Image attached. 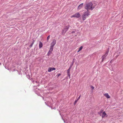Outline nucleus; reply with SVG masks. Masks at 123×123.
<instances>
[{
  "mask_svg": "<svg viewBox=\"0 0 123 123\" xmlns=\"http://www.w3.org/2000/svg\"><path fill=\"white\" fill-rule=\"evenodd\" d=\"M92 6V4L91 2H90L86 4L85 6V8L88 11L90 9H91Z\"/></svg>",
  "mask_w": 123,
  "mask_h": 123,
  "instance_id": "obj_1",
  "label": "nucleus"
},
{
  "mask_svg": "<svg viewBox=\"0 0 123 123\" xmlns=\"http://www.w3.org/2000/svg\"><path fill=\"white\" fill-rule=\"evenodd\" d=\"M100 115L102 116V117L103 118L105 116L106 117H107V115L105 111L103 112L102 111H101L100 112Z\"/></svg>",
  "mask_w": 123,
  "mask_h": 123,
  "instance_id": "obj_2",
  "label": "nucleus"
},
{
  "mask_svg": "<svg viewBox=\"0 0 123 123\" xmlns=\"http://www.w3.org/2000/svg\"><path fill=\"white\" fill-rule=\"evenodd\" d=\"M69 27L70 25H69L65 26L62 30V33H65L68 31Z\"/></svg>",
  "mask_w": 123,
  "mask_h": 123,
  "instance_id": "obj_3",
  "label": "nucleus"
},
{
  "mask_svg": "<svg viewBox=\"0 0 123 123\" xmlns=\"http://www.w3.org/2000/svg\"><path fill=\"white\" fill-rule=\"evenodd\" d=\"M80 15L79 13H75L73 15L71 16V18H79L80 16Z\"/></svg>",
  "mask_w": 123,
  "mask_h": 123,
  "instance_id": "obj_4",
  "label": "nucleus"
},
{
  "mask_svg": "<svg viewBox=\"0 0 123 123\" xmlns=\"http://www.w3.org/2000/svg\"><path fill=\"white\" fill-rule=\"evenodd\" d=\"M108 52L109 51H107L106 52V53L105 54V55L103 56L102 57V62H103L104 60L105 59L106 57L108 54Z\"/></svg>",
  "mask_w": 123,
  "mask_h": 123,
  "instance_id": "obj_5",
  "label": "nucleus"
},
{
  "mask_svg": "<svg viewBox=\"0 0 123 123\" xmlns=\"http://www.w3.org/2000/svg\"><path fill=\"white\" fill-rule=\"evenodd\" d=\"M88 15V13L87 12H85L82 15V18L83 20H85L86 16Z\"/></svg>",
  "mask_w": 123,
  "mask_h": 123,
  "instance_id": "obj_6",
  "label": "nucleus"
},
{
  "mask_svg": "<svg viewBox=\"0 0 123 123\" xmlns=\"http://www.w3.org/2000/svg\"><path fill=\"white\" fill-rule=\"evenodd\" d=\"M56 40H54L51 44V46L53 47L56 43Z\"/></svg>",
  "mask_w": 123,
  "mask_h": 123,
  "instance_id": "obj_7",
  "label": "nucleus"
},
{
  "mask_svg": "<svg viewBox=\"0 0 123 123\" xmlns=\"http://www.w3.org/2000/svg\"><path fill=\"white\" fill-rule=\"evenodd\" d=\"M56 69L54 68H49L48 69V71L49 72H51L52 71L55 70Z\"/></svg>",
  "mask_w": 123,
  "mask_h": 123,
  "instance_id": "obj_8",
  "label": "nucleus"
},
{
  "mask_svg": "<svg viewBox=\"0 0 123 123\" xmlns=\"http://www.w3.org/2000/svg\"><path fill=\"white\" fill-rule=\"evenodd\" d=\"M83 5V3L80 4L78 6V9L79 10L82 7Z\"/></svg>",
  "mask_w": 123,
  "mask_h": 123,
  "instance_id": "obj_9",
  "label": "nucleus"
},
{
  "mask_svg": "<svg viewBox=\"0 0 123 123\" xmlns=\"http://www.w3.org/2000/svg\"><path fill=\"white\" fill-rule=\"evenodd\" d=\"M43 44L41 42H39V48H42L43 47Z\"/></svg>",
  "mask_w": 123,
  "mask_h": 123,
  "instance_id": "obj_10",
  "label": "nucleus"
},
{
  "mask_svg": "<svg viewBox=\"0 0 123 123\" xmlns=\"http://www.w3.org/2000/svg\"><path fill=\"white\" fill-rule=\"evenodd\" d=\"M104 95L108 98H110V96L108 93H106Z\"/></svg>",
  "mask_w": 123,
  "mask_h": 123,
  "instance_id": "obj_11",
  "label": "nucleus"
},
{
  "mask_svg": "<svg viewBox=\"0 0 123 123\" xmlns=\"http://www.w3.org/2000/svg\"><path fill=\"white\" fill-rule=\"evenodd\" d=\"M83 48V47L82 46H81L80 47V48H79V50L77 52H79L80 51V50H81Z\"/></svg>",
  "mask_w": 123,
  "mask_h": 123,
  "instance_id": "obj_12",
  "label": "nucleus"
},
{
  "mask_svg": "<svg viewBox=\"0 0 123 123\" xmlns=\"http://www.w3.org/2000/svg\"><path fill=\"white\" fill-rule=\"evenodd\" d=\"M53 47L50 46V48L49 50L50 51H53Z\"/></svg>",
  "mask_w": 123,
  "mask_h": 123,
  "instance_id": "obj_13",
  "label": "nucleus"
},
{
  "mask_svg": "<svg viewBox=\"0 0 123 123\" xmlns=\"http://www.w3.org/2000/svg\"><path fill=\"white\" fill-rule=\"evenodd\" d=\"M34 42H35V40H33V42L31 44V45H30V47H32V45H33L34 44Z\"/></svg>",
  "mask_w": 123,
  "mask_h": 123,
  "instance_id": "obj_14",
  "label": "nucleus"
},
{
  "mask_svg": "<svg viewBox=\"0 0 123 123\" xmlns=\"http://www.w3.org/2000/svg\"><path fill=\"white\" fill-rule=\"evenodd\" d=\"M70 67L69 68V69L68 70L67 73H70Z\"/></svg>",
  "mask_w": 123,
  "mask_h": 123,
  "instance_id": "obj_15",
  "label": "nucleus"
},
{
  "mask_svg": "<svg viewBox=\"0 0 123 123\" xmlns=\"http://www.w3.org/2000/svg\"><path fill=\"white\" fill-rule=\"evenodd\" d=\"M50 38V35L48 36L47 38V40L48 41Z\"/></svg>",
  "mask_w": 123,
  "mask_h": 123,
  "instance_id": "obj_16",
  "label": "nucleus"
},
{
  "mask_svg": "<svg viewBox=\"0 0 123 123\" xmlns=\"http://www.w3.org/2000/svg\"><path fill=\"white\" fill-rule=\"evenodd\" d=\"M78 101V100H76L75 101L74 103V105H75L76 104V103Z\"/></svg>",
  "mask_w": 123,
  "mask_h": 123,
  "instance_id": "obj_17",
  "label": "nucleus"
},
{
  "mask_svg": "<svg viewBox=\"0 0 123 123\" xmlns=\"http://www.w3.org/2000/svg\"><path fill=\"white\" fill-rule=\"evenodd\" d=\"M68 75V76H69L70 78V73H67Z\"/></svg>",
  "mask_w": 123,
  "mask_h": 123,
  "instance_id": "obj_18",
  "label": "nucleus"
},
{
  "mask_svg": "<svg viewBox=\"0 0 123 123\" xmlns=\"http://www.w3.org/2000/svg\"><path fill=\"white\" fill-rule=\"evenodd\" d=\"M81 95H80V96L77 99V100H79L80 98Z\"/></svg>",
  "mask_w": 123,
  "mask_h": 123,
  "instance_id": "obj_19",
  "label": "nucleus"
},
{
  "mask_svg": "<svg viewBox=\"0 0 123 123\" xmlns=\"http://www.w3.org/2000/svg\"><path fill=\"white\" fill-rule=\"evenodd\" d=\"M50 54H51V53H49V52H48V54H47V55H48L49 56V55H50Z\"/></svg>",
  "mask_w": 123,
  "mask_h": 123,
  "instance_id": "obj_20",
  "label": "nucleus"
},
{
  "mask_svg": "<svg viewBox=\"0 0 123 123\" xmlns=\"http://www.w3.org/2000/svg\"><path fill=\"white\" fill-rule=\"evenodd\" d=\"M61 75V74H60L58 75V77Z\"/></svg>",
  "mask_w": 123,
  "mask_h": 123,
  "instance_id": "obj_21",
  "label": "nucleus"
},
{
  "mask_svg": "<svg viewBox=\"0 0 123 123\" xmlns=\"http://www.w3.org/2000/svg\"><path fill=\"white\" fill-rule=\"evenodd\" d=\"M74 59L73 60V62H72L73 63H74Z\"/></svg>",
  "mask_w": 123,
  "mask_h": 123,
  "instance_id": "obj_22",
  "label": "nucleus"
},
{
  "mask_svg": "<svg viewBox=\"0 0 123 123\" xmlns=\"http://www.w3.org/2000/svg\"><path fill=\"white\" fill-rule=\"evenodd\" d=\"M72 65H71L70 66V68H71V67H72Z\"/></svg>",
  "mask_w": 123,
  "mask_h": 123,
  "instance_id": "obj_23",
  "label": "nucleus"
},
{
  "mask_svg": "<svg viewBox=\"0 0 123 123\" xmlns=\"http://www.w3.org/2000/svg\"><path fill=\"white\" fill-rule=\"evenodd\" d=\"M51 52H52V51H50V50H49V51L48 52H49L50 53H51Z\"/></svg>",
  "mask_w": 123,
  "mask_h": 123,
  "instance_id": "obj_24",
  "label": "nucleus"
},
{
  "mask_svg": "<svg viewBox=\"0 0 123 123\" xmlns=\"http://www.w3.org/2000/svg\"><path fill=\"white\" fill-rule=\"evenodd\" d=\"M73 64H74V63L72 62V65H73Z\"/></svg>",
  "mask_w": 123,
  "mask_h": 123,
  "instance_id": "obj_25",
  "label": "nucleus"
},
{
  "mask_svg": "<svg viewBox=\"0 0 123 123\" xmlns=\"http://www.w3.org/2000/svg\"><path fill=\"white\" fill-rule=\"evenodd\" d=\"M92 7H93V8H94V6H93Z\"/></svg>",
  "mask_w": 123,
  "mask_h": 123,
  "instance_id": "obj_26",
  "label": "nucleus"
},
{
  "mask_svg": "<svg viewBox=\"0 0 123 123\" xmlns=\"http://www.w3.org/2000/svg\"><path fill=\"white\" fill-rule=\"evenodd\" d=\"M94 87L93 86V88H92L93 89H94Z\"/></svg>",
  "mask_w": 123,
  "mask_h": 123,
  "instance_id": "obj_27",
  "label": "nucleus"
}]
</instances>
